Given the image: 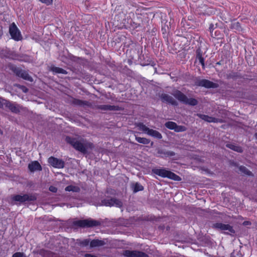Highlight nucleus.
<instances>
[{
	"mask_svg": "<svg viewBox=\"0 0 257 257\" xmlns=\"http://www.w3.org/2000/svg\"><path fill=\"white\" fill-rule=\"evenodd\" d=\"M226 147L233 151L238 153H242L243 150L242 147L233 144H227Z\"/></svg>",
	"mask_w": 257,
	"mask_h": 257,
	"instance_id": "b1692460",
	"label": "nucleus"
},
{
	"mask_svg": "<svg viewBox=\"0 0 257 257\" xmlns=\"http://www.w3.org/2000/svg\"><path fill=\"white\" fill-rule=\"evenodd\" d=\"M9 33L13 40L19 41L22 39L20 31L15 23H12L9 26Z\"/></svg>",
	"mask_w": 257,
	"mask_h": 257,
	"instance_id": "6e6552de",
	"label": "nucleus"
},
{
	"mask_svg": "<svg viewBox=\"0 0 257 257\" xmlns=\"http://www.w3.org/2000/svg\"><path fill=\"white\" fill-rule=\"evenodd\" d=\"M241 78L239 74L235 72H231L227 75V79H235L237 78Z\"/></svg>",
	"mask_w": 257,
	"mask_h": 257,
	"instance_id": "c756f323",
	"label": "nucleus"
},
{
	"mask_svg": "<svg viewBox=\"0 0 257 257\" xmlns=\"http://www.w3.org/2000/svg\"><path fill=\"white\" fill-rule=\"evenodd\" d=\"M209 31H210V32L211 33V35L212 37H213V34H212V32H213V31L214 30V25L213 24H211L209 26Z\"/></svg>",
	"mask_w": 257,
	"mask_h": 257,
	"instance_id": "58836bf2",
	"label": "nucleus"
},
{
	"mask_svg": "<svg viewBox=\"0 0 257 257\" xmlns=\"http://www.w3.org/2000/svg\"><path fill=\"white\" fill-rule=\"evenodd\" d=\"M217 32H218V31H216L215 32V34H216Z\"/></svg>",
	"mask_w": 257,
	"mask_h": 257,
	"instance_id": "c03bdc74",
	"label": "nucleus"
},
{
	"mask_svg": "<svg viewBox=\"0 0 257 257\" xmlns=\"http://www.w3.org/2000/svg\"><path fill=\"white\" fill-rule=\"evenodd\" d=\"M11 199L13 201L23 203L26 201H34L37 200V197L34 194L14 195L12 196Z\"/></svg>",
	"mask_w": 257,
	"mask_h": 257,
	"instance_id": "39448f33",
	"label": "nucleus"
},
{
	"mask_svg": "<svg viewBox=\"0 0 257 257\" xmlns=\"http://www.w3.org/2000/svg\"><path fill=\"white\" fill-rule=\"evenodd\" d=\"M1 102L2 103V106L0 107L1 108H3L5 106L13 113H18L20 112L21 106L15 102H12L4 98L3 101H2Z\"/></svg>",
	"mask_w": 257,
	"mask_h": 257,
	"instance_id": "0eeeda50",
	"label": "nucleus"
},
{
	"mask_svg": "<svg viewBox=\"0 0 257 257\" xmlns=\"http://www.w3.org/2000/svg\"><path fill=\"white\" fill-rule=\"evenodd\" d=\"M176 123L173 121H167L165 123V126L168 129L171 130H174L175 126H176Z\"/></svg>",
	"mask_w": 257,
	"mask_h": 257,
	"instance_id": "7c9ffc66",
	"label": "nucleus"
},
{
	"mask_svg": "<svg viewBox=\"0 0 257 257\" xmlns=\"http://www.w3.org/2000/svg\"><path fill=\"white\" fill-rule=\"evenodd\" d=\"M50 70L53 72L54 74H67L68 72L63 68L56 67L55 66H51Z\"/></svg>",
	"mask_w": 257,
	"mask_h": 257,
	"instance_id": "aec40b11",
	"label": "nucleus"
},
{
	"mask_svg": "<svg viewBox=\"0 0 257 257\" xmlns=\"http://www.w3.org/2000/svg\"><path fill=\"white\" fill-rule=\"evenodd\" d=\"M12 257H27L24 252H16L14 253Z\"/></svg>",
	"mask_w": 257,
	"mask_h": 257,
	"instance_id": "f704fd0d",
	"label": "nucleus"
},
{
	"mask_svg": "<svg viewBox=\"0 0 257 257\" xmlns=\"http://www.w3.org/2000/svg\"><path fill=\"white\" fill-rule=\"evenodd\" d=\"M254 136L256 139L257 140V133L255 134Z\"/></svg>",
	"mask_w": 257,
	"mask_h": 257,
	"instance_id": "37998d69",
	"label": "nucleus"
},
{
	"mask_svg": "<svg viewBox=\"0 0 257 257\" xmlns=\"http://www.w3.org/2000/svg\"><path fill=\"white\" fill-rule=\"evenodd\" d=\"M14 73L17 76L23 78L25 80L31 81L32 78L27 71L19 68H16L14 70Z\"/></svg>",
	"mask_w": 257,
	"mask_h": 257,
	"instance_id": "4468645a",
	"label": "nucleus"
},
{
	"mask_svg": "<svg viewBox=\"0 0 257 257\" xmlns=\"http://www.w3.org/2000/svg\"><path fill=\"white\" fill-rule=\"evenodd\" d=\"M66 141L70 144L76 150L84 154L87 153L88 150H92L94 147L92 143L84 139L78 141L76 138L67 137L66 138Z\"/></svg>",
	"mask_w": 257,
	"mask_h": 257,
	"instance_id": "f257e3e1",
	"label": "nucleus"
},
{
	"mask_svg": "<svg viewBox=\"0 0 257 257\" xmlns=\"http://www.w3.org/2000/svg\"><path fill=\"white\" fill-rule=\"evenodd\" d=\"M226 230H228V232L227 234H234L235 233V230H234L233 227L230 225L228 224L227 226V228H226Z\"/></svg>",
	"mask_w": 257,
	"mask_h": 257,
	"instance_id": "72a5a7b5",
	"label": "nucleus"
},
{
	"mask_svg": "<svg viewBox=\"0 0 257 257\" xmlns=\"http://www.w3.org/2000/svg\"><path fill=\"white\" fill-rule=\"evenodd\" d=\"M173 95L180 102L191 106L196 105L198 100L194 98H188L187 96L179 90H176L173 93Z\"/></svg>",
	"mask_w": 257,
	"mask_h": 257,
	"instance_id": "7ed1b4c3",
	"label": "nucleus"
},
{
	"mask_svg": "<svg viewBox=\"0 0 257 257\" xmlns=\"http://www.w3.org/2000/svg\"><path fill=\"white\" fill-rule=\"evenodd\" d=\"M239 171L244 175H246L249 176H253V174L251 171L248 170L245 166H240L239 167Z\"/></svg>",
	"mask_w": 257,
	"mask_h": 257,
	"instance_id": "bb28decb",
	"label": "nucleus"
},
{
	"mask_svg": "<svg viewBox=\"0 0 257 257\" xmlns=\"http://www.w3.org/2000/svg\"><path fill=\"white\" fill-rule=\"evenodd\" d=\"M196 115L200 118L202 119V120H204L205 121L208 122L217 123V122H222V120L221 119L214 117L212 116H210L207 115L203 114H201V113H197Z\"/></svg>",
	"mask_w": 257,
	"mask_h": 257,
	"instance_id": "2eb2a0df",
	"label": "nucleus"
},
{
	"mask_svg": "<svg viewBox=\"0 0 257 257\" xmlns=\"http://www.w3.org/2000/svg\"><path fill=\"white\" fill-rule=\"evenodd\" d=\"M72 103L75 105L84 107L85 106L91 107V103L86 100H82L79 99L74 98L72 101Z\"/></svg>",
	"mask_w": 257,
	"mask_h": 257,
	"instance_id": "f3484780",
	"label": "nucleus"
},
{
	"mask_svg": "<svg viewBox=\"0 0 257 257\" xmlns=\"http://www.w3.org/2000/svg\"><path fill=\"white\" fill-rule=\"evenodd\" d=\"M101 205L105 206H115L120 208L122 206V202L115 198H107L102 199L101 201Z\"/></svg>",
	"mask_w": 257,
	"mask_h": 257,
	"instance_id": "1a4fd4ad",
	"label": "nucleus"
},
{
	"mask_svg": "<svg viewBox=\"0 0 257 257\" xmlns=\"http://www.w3.org/2000/svg\"><path fill=\"white\" fill-rule=\"evenodd\" d=\"M6 51H7L6 50H3L2 51L1 54H4V53H5L6 52Z\"/></svg>",
	"mask_w": 257,
	"mask_h": 257,
	"instance_id": "79ce46f5",
	"label": "nucleus"
},
{
	"mask_svg": "<svg viewBox=\"0 0 257 257\" xmlns=\"http://www.w3.org/2000/svg\"><path fill=\"white\" fill-rule=\"evenodd\" d=\"M48 162L52 167L58 169H62L65 166V162L61 159L54 157L48 158Z\"/></svg>",
	"mask_w": 257,
	"mask_h": 257,
	"instance_id": "9b49d317",
	"label": "nucleus"
},
{
	"mask_svg": "<svg viewBox=\"0 0 257 257\" xmlns=\"http://www.w3.org/2000/svg\"><path fill=\"white\" fill-rule=\"evenodd\" d=\"M139 129L148 135L154 138L160 140L162 138L161 134L157 131L150 129L143 123H140L138 125Z\"/></svg>",
	"mask_w": 257,
	"mask_h": 257,
	"instance_id": "423d86ee",
	"label": "nucleus"
},
{
	"mask_svg": "<svg viewBox=\"0 0 257 257\" xmlns=\"http://www.w3.org/2000/svg\"><path fill=\"white\" fill-rule=\"evenodd\" d=\"M39 1L47 6H50L52 4L53 0H39Z\"/></svg>",
	"mask_w": 257,
	"mask_h": 257,
	"instance_id": "c9c22d12",
	"label": "nucleus"
},
{
	"mask_svg": "<svg viewBox=\"0 0 257 257\" xmlns=\"http://www.w3.org/2000/svg\"><path fill=\"white\" fill-rule=\"evenodd\" d=\"M96 108L104 111H118L121 110V108L118 105H111L109 104L98 105Z\"/></svg>",
	"mask_w": 257,
	"mask_h": 257,
	"instance_id": "ddd939ff",
	"label": "nucleus"
},
{
	"mask_svg": "<svg viewBox=\"0 0 257 257\" xmlns=\"http://www.w3.org/2000/svg\"><path fill=\"white\" fill-rule=\"evenodd\" d=\"M65 190L66 191L70 192L72 191L73 192H78L80 191V188L78 186H73V185H68L65 188Z\"/></svg>",
	"mask_w": 257,
	"mask_h": 257,
	"instance_id": "a878e982",
	"label": "nucleus"
},
{
	"mask_svg": "<svg viewBox=\"0 0 257 257\" xmlns=\"http://www.w3.org/2000/svg\"><path fill=\"white\" fill-rule=\"evenodd\" d=\"M105 242L103 240H99L98 239H95L92 240L90 242V246L91 247H95L98 246H101L104 245Z\"/></svg>",
	"mask_w": 257,
	"mask_h": 257,
	"instance_id": "5701e85b",
	"label": "nucleus"
},
{
	"mask_svg": "<svg viewBox=\"0 0 257 257\" xmlns=\"http://www.w3.org/2000/svg\"><path fill=\"white\" fill-rule=\"evenodd\" d=\"M28 168L31 172L35 171H41L42 168L40 163L37 161L32 162L28 165Z\"/></svg>",
	"mask_w": 257,
	"mask_h": 257,
	"instance_id": "a211bd4d",
	"label": "nucleus"
},
{
	"mask_svg": "<svg viewBox=\"0 0 257 257\" xmlns=\"http://www.w3.org/2000/svg\"><path fill=\"white\" fill-rule=\"evenodd\" d=\"M195 85L197 86H202L206 88H216L219 85L209 80L205 79H197L195 82Z\"/></svg>",
	"mask_w": 257,
	"mask_h": 257,
	"instance_id": "9d476101",
	"label": "nucleus"
},
{
	"mask_svg": "<svg viewBox=\"0 0 257 257\" xmlns=\"http://www.w3.org/2000/svg\"><path fill=\"white\" fill-rule=\"evenodd\" d=\"M2 101H3V98L2 97H0V107L2 106V103L1 102Z\"/></svg>",
	"mask_w": 257,
	"mask_h": 257,
	"instance_id": "a19ab883",
	"label": "nucleus"
},
{
	"mask_svg": "<svg viewBox=\"0 0 257 257\" xmlns=\"http://www.w3.org/2000/svg\"><path fill=\"white\" fill-rule=\"evenodd\" d=\"M131 187L133 188L134 193H137L139 191H143L144 189L143 186L139 182L132 184Z\"/></svg>",
	"mask_w": 257,
	"mask_h": 257,
	"instance_id": "393cba45",
	"label": "nucleus"
},
{
	"mask_svg": "<svg viewBox=\"0 0 257 257\" xmlns=\"http://www.w3.org/2000/svg\"><path fill=\"white\" fill-rule=\"evenodd\" d=\"M187 130V127L183 125H178L176 124L174 131L177 133L183 132Z\"/></svg>",
	"mask_w": 257,
	"mask_h": 257,
	"instance_id": "2f4dec72",
	"label": "nucleus"
},
{
	"mask_svg": "<svg viewBox=\"0 0 257 257\" xmlns=\"http://www.w3.org/2000/svg\"><path fill=\"white\" fill-rule=\"evenodd\" d=\"M230 29L233 30L234 32H241L242 29L241 24L238 22L232 21L230 26Z\"/></svg>",
	"mask_w": 257,
	"mask_h": 257,
	"instance_id": "412c9836",
	"label": "nucleus"
},
{
	"mask_svg": "<svg viewBox=\"0 0 257 257\" xmlns=\"http://www.w3.org/2000/svg\"><path fill=\"white\" fill-rule=\"evenodd\" d=\"M90 239L88 238L80 240L79 242V244L81 246L85 247L88 245V244H90Z\"/></svg>",
	"mask_w": 257,
	"mask_h": 257,
	"instance_id": "473e14b6",
	"label": "nucleus"
},
{
	"mask_svg": "<svg viewBox=\"0 0 257 257\" xmlns=\"http://www.w3.org/2000/svg\"><path fill=\"white\" fill-rule=\"evenodd\" d=\"M158 153L162 157H173L175 155V153L173 151H167L164 149H160L158 151Z\"/></svg>",
	"mask_w": 257,
	"mask_h": 257,
	"instance_id": "6ab92c4d",
	"label": "nucleus"
},
{
	"mask_svg": "<svg viewBox=\"0 0 257 257\" xmlns=\"http://www.w3.org/2000/svg\"><path fill=\"white\" fill-rule=\"evenodd\" d=\"M162 102L171 104L173 105L176 106L178 105L177 101L170 95L163 93L160 96Z\"/></svg>",
	"mask_w": 257,
	"mask_h": 257,
	"instance_id": "dca6fc26",
	"label": "nucleus"
},
{
	"mask_svg": "<svg viewBox=\"0 0 257 257\" xmlns=\"http://www.w3.org/2000/svg\"><path fill=\"white\" fill-rule=\"evenodd\" d=\"M228 224H223L222 223H216L213 224V227L216 229H220L221 230H226V228H227V226Z\"/></svg>",
	"mask_w": 257,
	"mask_h": 257,
	"instance_id": "cd10ccee",
	"label": "nucleus"
},
{
	"mask_svg": "<svg viewBox=\"0 0 257 257\" xmlns=\"http://www.w3.org/2000/svg\"><path fill=\"white\" fill-rule=\"evenodd\" d=\"M123 254L126 257H149L146 253L139 250H125Z\"/></svg>",
	"mask_w": 257,
	"mask_h": 257,
	"instance_id": "f8f14e48",
	"label": "nucleus"
},
{
	"mask_svg": "<svg viewBox=\"0 0 257 257\" xmlns=\"http://www.w3.org/2000/svg\"><path fill=\"white\" fill-rule=\"evenodd\" d=\"M168 30H169V27H168V26L165 25L164 26H162V29H161V31H162V34L163 35H164V34L165 35L167 33V32L168 31Z\"/></svg>",
	"mask_w": 257,
	"mask_h": 257,
	"instance_id": "e433bc0d",
	"label": "nucleus"
},
{
	"mask_svg": "<svg viewBox=\"0 0 257 257\" xmlns=\"http://www.w3.org/2000/svg\"><path fill=\"white\" fill-rule=\"evenodd\" d=\"M152 172L154 174L162 178H167L175 181H181L182 180L179 176L171 171L167 170L165 168H154Z\"/></svg>",
	"mask_w": 257,
	"mask_h": 257,
	"instance_id": "f03ea898",
	"label": "nucleus"
},
{
	"mask_svg": "<svg viewBox=\"0 0 257 257\" xmlns=\"http://www.w3.org/2000/svg\"><path fill=\"white\" fill-rule=\"evenodd\" d=\"M49 190L53 193H56L58 189L55 186L51 185L49 187Z\"/></svg>",
	"mask_w": 257,
	"mask_h": 257,
	"instance_id": "4c0bfd02",
	"label": "nucleus"
},
{
	"mask_svg": "<svg viewBox=\"0 0 257 257\" xmlns=\"http://www.w3.org/2000/svg\"><path fill=\"white\" fill-rule=\"evenodd\" d=\"M136 140L139 143L148 145L150 143V140L145 138L136 137Z\"/></svg>",
	"mask_w": 257,
	"mask_h": 257,
	"instance_id": "c85d7f7f",
	"label": "nucleus"
},
{
	"mask_svg": "<svg viewBox=\"0 0 257 257\" xmlns=\"http://www.w3.org/2000/svg\"><path fill=\"white\" fill-rule=\"evenodd\" d=\"M73 224L82 228H88L100 226L101 222L98 220L89 218L75 221L73 222Z\"/></svg>",
	"mask_w": 257,
	"mask_h": 257,
	"instance_id": "20e7f679",
	"label": "nucleus"
},
{
	"mask_svg": "<svg viewBox=\"0 0 257 257\" xmlns=\"http://www.w3.org/2000/svg\"><path fill=\"white\" fill-rule=\"evenodd\" d=\"M196 60H198L202 68L204 69L205 67V60L204 57L202 56V52L200 50H197L196 51Z\"/></svg>",
	"mask_w": 257,
	"mask_h": 257,
	"instance_id": "4be33fe9",
	"label": "nucleus"
},
{
	"mask_svg": "<svg viewBox=\"0 0 257 257\" xmlns=\"http://www.w3.org/2000/svg\"><path fill=\"white\" fill-rule=\"evenodd\" d=\"M222 64V61L221 60V61H219L217 62L216 63V65H221Z\"/></svg>",
	"mask_w": 257,
	"mask_h": 257,
	"instance_id": "ea45409f",
	"label": "nucleus"
}]
</instances>
